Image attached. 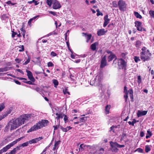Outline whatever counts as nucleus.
Returning <instances> with one entry per match:
<instances>
[{
    "mask_svg": "<svg viewBox=\"0 0 154 154\" xmlns=\"http://www.w3.org/2000/svg\"><path fill=\"white\" fill-rule=\"evenodd\" d=\"M33 114H25L21 116L16 119H12L9 122L5 127V130H7L10 127V130H12L16 129L24 123L25 121L33 117Z\"/></svg>",
    "mask_w": 154,
    "mask_h": 154,
    "instance_id": "nucleus-1",
    "label": "nucleus"
},
{
    "mask_svg": "<svg viewBox=\"0 0 154 154\" xmlns=\"http://www.w3.org/2000/svg\"><path fill=\"white\" fill-rule=\"evenodd\" d=\"M49 121L47 120H42L32 127L28 131V132H31L41 129L43 127L47 126L49 124Z\"/></svg>",
    "mask_w": 154,
    "mask_h": 154,
    "instance_id": "nucleus-2",
    "label": "nucleus"
},
{
    "mask_svg": "<svg viewBox=\"0 0 154 154\" xmlns=\"http://www.w3.org/2000/svg\"><path fill=\"white\" fill-rule=\"evenodd\" d=\"M151 54L148 50L144 51H142L140 53V57L141 60L144 61L149 60L151 56Z\"/></svg>",
    "mask_w": 154,
    "mask_h": 154,
    "instance_id": "nucleus-3",
    "label": "nucleus"
},
{
    "mask_svg": "<svg viewBox=\"0 0 154 154\" xmlns=\"http://www.w3.org/2000/svg\"><path fill=\"white\" fill-rule=\"evenodd\" d=\"M124 92L125 94L124 96V98L125 99V101H127L128 98V94H129L131 98L133 100L134 99L133 97V91L132 89H130L128 91L127 90V87L126 86L124 87Z\"/></svg>",
    "mask_w": 154,
    "mask_h": 154,
    "instance_id": "nucleus-4",
    "label": "nucleus"
},
{
    "mask_svg": "<svg viewBox=\"0 0 154 154\" xmlns=\"http://www.w3.org/2000/svg\"><path fill=\"white\" fill-rule=\"evenodd\" d=\"M116 61L118 62V67L119 69H123L126 66L125 61L122 59H116L114 60L113 63H114Z\"/></svg>",
    "mask_w": 154,
    "mask_h": 154,
    "instance_id": "nucleus-5",
    "label": "nucleus"
},
{
    "mask_svg": "<svg viewBox=\"0 0 154 154\" xmlns=\"http://www.w3.org/2000/svg\"><path fill=\"white\" fill-rule=\"evenodd\" d=\"M127 4L122 0H120L118 2V6L119 9L123 11H126Z\"/></svg>",
    "mask_w": 154,
    "mask_h": 154,
    "instance_id": "nucleus-6",
    "label": "nucleus"
},
{
    "mask_svg": "<svg viewBox=\"0 0 154 154\" xmlns=\"http://www.w3.org/2000/svg\"><path fill=\"white\" fill-rule=\"evenodd\" d=\"M103 79V75L101 73H99L98 74L96 77L94 79V83L96 85L101 87L102 84L100 83V82Z\"/></svg>",
    "mask_w": 154,
    "mask_h": 154,
    "instance_id": "nucleus-7",
    "label": "nucleus"
},
{
    "mask_svg": "<svg viewBox=\"0 0 154 154\" xmlns=\"http://www.w3.org/2000/svg\"><path fill=\"white\" fill-rule=\"evenodd\" d=\"M61 7L60 3L57 0H54L52 2V8L54 9H57Z\"/></svg>",
    "mask_w": 154,
    "mask_h": 154,
    "instance_id": "nucleus-8",
    "label": "nucleus"
},
{
    "mask_svg": "<svg viewBox=\"0 0 154 154\" xmlns=\"http://www.w3.org/2000/svg\"><path fill=\"white\" fill-rule=\"evenodd\" d=\"M26 72L27 73V75L28 77V79L32 82H34L35 80L33 76L32 72L30 71L27 70H26Z\"/></svg>",
    "mask_w": 154,
    "mask_h": 154,
    "instance_id": "nucleus-9",
    "label": "nucleus"
},
{
    "mask_svg": "<svg viewBox=\"0 0 154 154\" xmlns=\"http://www.w3.org/2000/svg\"><path fill=\"white\" fill-rule=\"evenodd\" d=\"M106 56L105 55L102 59L101 64L100 65V67L101 68H103L106 65Z\"/></svg>",
    "mask_w": 154,
    "mask_h": 154,
    "instance_id": "nucleus-10",
    "label": "nucleus"
},
{
    "mask_svg": "<svg viewBox=\"0 0 154 154\" xmlns=\"http://www.w3.org/2000/svg\"><path fill=\"white\" fill-rule=\"evenodd\" d=\"M108 15H106L104 17V22L103 25L104 27H105L109 22L110 20L108 18Z\"/></svg>",
    "mask_w": 154,
    "mask_h": 154,
    "instance_id": "nucleus-11",
    "label": "nucleus"
},
{
    "mask_svg": "<svg viewBox=\"0 0 154 154\" xmlns=\"http://www.w3.org/2000/svg\"><path fill=\"white\" fill-rule=\"evenodd\" d=\"M147 111H140L138 110L137 112V116L138 117H140L143 116L145 115L147 113Z\"/></svg>",
    "mask_w": 154,
    "mask_h": 154,
    "instance_id": "nucleus-12",
    "label": "nucleus"
},
{
    "mask_svg": "<svg viewBox=\"0 0 154 154\" xmlns=\"http://www.w3.org/2000/svg\"><path fill=\"white\" fill-rule=\"evenodd\" d=\"M107 31H105V29H103L99 30L97 32V34L98 36H101L104 35L106 32Z\"/></svg>",
    "mask_w": 154,
    "mask_h": 154,
    "instance_id": "nucleus-13",
    "label": "nucleus"
},
{
    "mask_svg": "<svg viewBox=\"0 0 154 154\" xmlns=\"http://www.w3.org/2000/svg\"><path fill=\"white\" fill-rule=\"evenodd\" d=\"M23 137H21L20 138L17 139L15 140L14 141L12 142L11 143L8 144V146L11 148V146H13L15 144L17 143L18 142L20 141L23 138Z\"/></svg>",
    "mask_w": 154,
    "mask_h": 154,
    "instance_id": "nucleus-14",
    "label": "nucleus"
},
{
    "mask_svg": "<svg viewBox=\"0 0 154 154\" xmlns=\"http://www.w3.org/2000/svg\"><path fill=\"white\" fill-rule=\"evenodd\" d=\"M20 149V146H17L16 148H14L8 154H15L17 150Z\"/></svg>",
    "mask_w": 154,
    "mask_h": 154,
    "instance_id": "nucleus-15",
    "label": "nucleus"
},
{
    "mask_svg": "<svg viewBox=\"0 0 154 154\" xmlns=\"http://www.w3.org/2000/svg\"><path fill=\"white\" fill-rule=\"evenodd\" d=\"M72 128V127L70 126H67L66 128H64L62 126L61 127V129L63 132H66L69 130L71 129Z\"/></svg>",
    "mask_w": 154,
    "mask_h": 154,
    "instance_id": "nucleus-16",
    "label": "nucleus"
},
{
    "mask_svg": "<svg viewBox=\"0 0 154 154\" xmlns=\"http://www.w3.org/2000/svg\"><path fill=\"white\" fill-rule=\"evenodd\" d=\"M82 34L83 35L86 36L87 39V42H88L91 39V34L87 35L86 33L83 32Z\"/></svg>",
    "mask_w": 154,
    "mask_h": 154,
    "instance_id": "nucleus-17",
    "label": "nucleus"
},
{
    "mask_svg": "<svg viewBox=\"0 0 154 154\" xmlns=\"http://www.w3.org/2000/svg\"><path fill=\"white\" fill-rule=\"evenodd\" d=\"M10 67H5L4 68H0V72L6 71L10 69Z\"/></svg>",
    "mask_w": 154,
    "mask_h": 154,
    "instance_id": "nucleus-18",
    "label": "nucleus"
},
{
    "mask_svg": "<svg viewBox=\"0 0 154 154\" xmlns=\"http://www.w3.org/2000/svg\"><path fill=\"white\" fill-rule=\"evenodd\" d=\"M97 45V43L95 42L91 45V48L92 50L94 51L96 50V46Z\"/></svg>",
    "mask_w": 154,
    "mask_h": 154,
    "instance_id": "nucleus-19",
    "label": "nucleus"
},
{
    "mask_svg": "<svg viewBox=\"0 0 154 154\" xmlns=\"http://www.w3.org/2000/svg\"><path fill=\"white\" fill-rule=\"evenodd\" d=\"M116 57L115 55L114 54H111L108 57V61H110Z\"/></svg>",
    "mask_w": 154,
    "mask_h": 154,
    "instance_id": "nucleus-20",
    "label": "nucleus"
},
{
    "mask_svg": "<svg viewBox=\"0 0 154 154\" xmlns=\"http://www.w3.org/2000/svg\"><path fill=\"white\" fill-rule=\"evenodd\" d=\"M110 143L111 147H117L118 143L116 142H113L112 141H110Z\"/></svg>",
    "mask_w": 154,
    "mask_h": 154,
    "instance_id": "nucleus-21",
    "label": "nucleus"
},
{
    "mask_svg": "<svg viewBox=\"0 0 154 154\" xmlns=\"http://www.w3.org/2000/svg\"><path fill=\"white\" fill-rule=\"evenodd\" d=\"M10 148L9 146L8 145L6 146L5 147L1 149L3 152H6L8 149H10Z\"/></svg>",
    "mask_w": 154,
    "mask_h": 154,
    "instance_id": "nucleus-22",
    "label": "nucleus"
},
{
    "mask_svg": "<svg viewBox=\"0 0 154 154\" xmlns=\"http://www.w3.org/2000/svg\"><path fill=\"white\" fill-rule=\"evenodd\" d=\"M111 106L110 105H107L105 107V111L106 113L108 114L109 113V110Z\"/></svg>",
    "mask_w": 154,
    "mask_h": 154,
    "instance_id": "nucleus-23",
    "label": "nucleus"
},
{
    "mask_svg": "<svg viewBox=\"0 0 154 154\" xmlns=\"http://www.w3.org/2000/svg\"><path fill=\"white\" fill-rule=\"evenodd\" d=\"M138 121H137L135 119H133V121L132 122L130 121H129L128 122V123L130 125H132V126L134 125V124L136 123L137 122H138Z\"/></svg>",
    "mask_w": 154,
    "mask_h": 154,
    "instance_id": "nucleus-24",
    "label": "nucleus"
},
{
    "mask_svg": "<svg viewBox=\"0 0 154 154\" xmlns=\"http://www.w3.org/2000/svg\"><path fill=\"white\" fill-rule=\"evenodd\" d=\"M134 15L135 17H136L137 18H139L140 19H141L142 18L141 16L140 15L138 12H134Z\"/></svg>",
    "mask_w": 154,
    "mask_h": 154,
    "instance_id": "nucleus-25",
    "label": "nucleus"
},
{
    "mask_svg": "<svg viewBox=\"0 0 154 154\" xmlns=\"http://www.w3.org/2000/svg\"><path fill=\"white\" fill-rule=\"evenodd\" d=\"M37 140V139L36 138L31 140L29 141V143L31 144L33 143H36L38 142Z\"/></svg>",
    "mask_w": 154,
    "mask_h": 154,
    "instance_id": "nucleus-26",
    "label": "nucleus"
},
{
    "mask_svg": "<svg viewBox=\"0 0 154 154\" xmlns=\"http://www.w3.org/2000/svg\"><path fill=\"white\" fill-rule=\"evenodd\" d=\"M29 143V141L23 143L21 145H20L19 146H20V148L22 146L23 147L26 146L28 145Z\"/></svg>",
    "mask_w": 154,
    "mask_h": 154,
    "instance_id": "nucleus-27",
    "label": "nucleus"
},
{
    "mask_svg": "<svg viewBox=\"0 0 154 154\" xmlns=\"http://www.w3.org/2000/svg\"><path fill=\"white\" fill-rule=\"evenodd\" d=\"M149 14L150 15L151 18H154V11L150 10L149 11Z\"/></svg>",
    "mask_w": 154,
    "mask_h": 154,
    "instance_id": "nucleus-28",
    "label": "nucleus"
},
{
    "mask_svg": "<svg viewBox=\"0 0 154 154\" xmlns=\"http://www.w3.org/2000/svg\"><path fill=\"white\" fill-rule=\"evenodd\" d=\"M28 2L29 4H31L32 3H34L35 5H38L39 3V2H38L37 1H35V0H32V1H29Z\"/></svg>",
    "mask_w": 154,
    "mask_h": 154,
    "instance_id": "nucleus-29",
    "label": "nucleus"
},
{
    "mask_svg": "<svg viewBox=\"0 0 154 154\" xmlns=\"http://www.w3.org/2000/svg\"><path fill=\"white\" fill-rule=\"evenodd\" d=\"M53 82L54 85V87H56L58 85V81L56 79H54L53 80Z\"/></svg>",
    "mask_w": 154,
    "mask_h": 154,
    "instance_id": "nucleus-30",
    "label": "nucleus"
},
{
    "mask_svg": "<svg viewBox=\"0 0 154 154\" xmlns=\"http://www.w3.org/2000/svg\"><path fill=\"white\" fill-rule=\"evenodd\" d=\"M46 2L47 5L50 7L52 3V0H46Z\"/></svg>",
    "mask_w": 154,
    "mask_h": 154,
    "instance_id": "nucleus-31",
    "label": "nucleus"
},
{
    "mask_svg": "<svg viewBox=\"0 0 154 154\" xmlns=\"http://www.w3.org/2000/svg\"><path fill=\"white\" fill-rule=\"evenodd\" d=\"M56 116H59L60 118L62 119L63 118V117H64L65 115L62 113L59 114L58 113H56Z\"/></svg>",
    "mask_w": 154,
    "mask_h": 154,
    "instance_id": "nucleus-32",
    "label": "nucleus"
},
{
    "mask_svg": "<svg viewBox=\"0 0 154 154\" xmlns=\"http://www.w3.org/2000/svg\"><path fill=\"white\" fill-rule=\"evenodd\" d=\"M63 91L64 94H67L69 95L70 94L69 93L68 91V89L67 88H65V89L63 90Z\"/></svg>",
    "mask_w": 154,
    "mask_h": 154,
    "instance_id": "nucleus-33",
    "label": "nucleus"
},
{
    "mask_svg": "<svg viewBox=\"0 0 154 154\" xmlns=\"http://www.w3.org/2000/svg\"><path fill=\"white\" fill-rule=\"evenodd\" d=\"M20 30L21 31V34H22L23 36V38L25 37V31L23 28L20 29Z\"/></svg>",
    "mask_w": 154,
    "mask_h": 154,
    "instance_id": "nucleus-34",
    "label": "nucleus"
},
{
    "mask_svg": "<svg viewBox=\"0 0 154 154\" xmlns=\"http://www.w3.org/2000/svg\"><path fill=\"white\" fill-rule=\"evenodd\" d=\"M141 42L137 41L136 42V46L137 47L139 48L140 45H141Z\"/></svg>",
    "mask_w": 154,
    "mask_h": 154,
    "instance_id": "nucleus-35",
    "label": "nucleus"
},
{
    "mask_svg": "<svg viewBox=\"0 0 154 154\" xmlns=\"http://www.w3.org/2000/svg\"><path fill=\"white\" fill-rule=\"evenodd\" d=\"M150 150V147L149 146L147 145L145 146V151L148 152Z\"/></svg>",
    "mask_w": 154,
    "mask_h": 154,
    "instance_id": "nucleus-36",
    "label": "nucleus"
},
{
    "mask_svg": "<svg viewBox=\"0 0 154 154\" xmlns=\"http://www.w3.org/2000/svg\"><path fill=\"white\" fill-rule=\"evenodd\" d=\"M112 3L113 7H116L118 6V4H117L116 1H113Z\"/></svg>",
    "mask_w": 154,
    "mask_h": 154,
    "instance_id": "nucleus-37",
    "label": "nucleus"
},
{
    "mask_svg": "<svg viewBox=\"0 0 154 154\" xmlns=\"http://www.w3.org/2000/svg\"><path fill=\"white\" fill-rule=\"evenodd\" d=\"M127 55V53H122L121 54V56L123 57L125 59L126 58V55Z\"/></svg>",
    "mask_w": 154,
    "mask_h": 154,
    "instance_id": "nucleus-38",
    "label": "nucleus"
},
{
    "mask_svg": "<svg viewBox=\"0 0 154 154\" xmlns=\"http://www.w3.org/2000/svg\"><path fill=\"white\" fill-rule=\"evenodd\" d=\"M58 144L57 142L55 143L54 144V147L53 148V150H54L58 149Z\"/></svg>",
    "mask_w": 154,
    "mask_h": 154,
    "instance_id": "nucleus-39",
    "label": "nucleus"
},
{
    "mask_svg": "<svg viewBox=\"0 0 154 154\" xmlns=\"http://www.w3.org/2000/svg\"><path fill=\"white\" fill-rule=\"evenodd\" d=\"M135 26L136 27L139 26L140 25H141V23L139 21H136L135 22Z\"/></svg>",
    "mask_w": 154,
    "mask_h": 154,
    "instance_id": "nucleus-40",
    "label": "nucleus"
},
{
    "mask_svg": "<svg viewBox=\"0 0 154 154\" xmlns=\"http://www.w3.org/2000/svg\"><path fill=\"white\" fill-rule=\"evenodd\" d=\"M30 60V57H28V59L27 60L25 61L23 63L24 65H26L29 62Z\"/></svg>",
    "mask_w": 154,
    "mask_h": 154,
    "instance_id": "nucleus-41",
    "label": "nucleus"
},
{
    "mask_svg": "<svg viewBox=\"0 0 154 154\" xmlns=\"http://www.w3.org/2000/svg\"><path fill=\"white\" fill-rule=\"evenodd\" d=\"M148 134L146 136V139H147L150 137L151 136V132L149 131H147Z\"/></svg>",
    "mask_w": 154,
    "mask_h": 154,
    "instance_id": "nucleus-42",
    "label": "nucleus"
},
{
    "mask_svg": "<svg viewBox=\"0 0 154 154\" xmlns=\"http://www.w3.org/2000/svg\"><path fill=\"white\" fill-rule=\"evenodd\" d=\"M141 82V76L140 75H139L137 77V83L139 84H140Z\"/></svg>",
    "mask_w": 154,
    "mask_h": 154,
    "instance_id": "nucleus-43",
    "label": "nucleus"
},
{
    "mask_svg": "<svg viewBox=\"0 0 154 154\" xmlns=\"http://www.w3.org/2000/svg\"><path fill=\"white\" fill-rule=\"evenodd\" d=\"M134 61L136 62L137 63L138 61H140V59L139 57H137L135 56L134 57Z\"/></svg>",
    "mask_w": 154,
    "mask_h": 154,
    "instance_id": "nucleus-44",
    "label": "nucleus"
},
{
    "mask_svg": "<svg viewBox=\"0 0 154 154\" xmlns=\"http://www.w3.org/2000/svg\"><path fill=\"white\" fill-rule=\"evenodd\" d=\"M127 137V135L125 133H123L122 136L121 140H123L124 139H125Z\"/></svg>",
    "mask_w": 154,
    "mask_h": 154,
    "instance_id": "nucleus-45",
    "label": "nucleus"
},
{
    "mask_svg": "<svg viewBox=\"0 0 154 154\" xmlns=\"http://www.w3.org/2000/svg\"><path fill=\"white\" fill-rule=\"evenodd\" d=\"M84 145V144H82L80 145L79 148V151H82L84 149L83 147V146Z\"/></svg>",
    "mask_w": 154,
    "mask_h": 154,
    "instance_id": "nucleus-46",
    "label": "nucleus"
},
{
    "mask_svg": "<svg viewBox=\"0 0 154 154\" xmlns=\"http://www.w3.org/2000/svg\"><path fill=\"white\" fill-rule=\"evenodd\" d=\"M5 106L3 103L0 104V112L2 111L5 108Z\"/></svg>",
    "mask_w": 154,
    "mask_h": 154,
    "instance_id": "nucleus-47",
    "label": "nucleus"
},
{
    "mask_svg": "<svg viewBox=\"0 0 154 154\" xmlns=\"http://www.w3.org/2000/svg\"><path fill=\"white\" fill-rule=\"evenodd\" d=\"M19 48H21L19 50V51L22 52V51H24V47L23 45H20V46H19Z\"/></svg>",
    "mask_w": 154,
    "mask_h": 154,
    "instance_id": "nucleus-48",
    "label": "nucleus"
},
{
    "mask_svg": "<svg viewBox=\"0 0 154 154\" xmlns=\"http://www.w3.org/2000/svg\"><path fill=\"white\" fill-rule=\"evenodd\" d=\"M68 117L66 115H65L64 117V120L65 123H66L68 121Z\"/></svg>",
    "mask_w": 154,
    "mask_h": 154,
    "instance_id": "nucleus-49",
    "label": "nucleus"
},
{
    "mask_svg": "<svg viewBox=\"0 0 154 154\" xmlns=\"http://www.w3.org/2000/svg\"><path fill=\"white\" fill-rule=\"evenodd\" d=\"M50 55L51 56L53 57L56 56L57 55V54L54 51H52Z\"/></svg>",
    "mask_w": 154,
    "mask_h": 154,
    "instance_id": "nucleus-50",
    "label": "nucleus"
},
{
    "mask_svg": "<svg viewBox=\"0 0 154 154\" xmlns=\"http://www.w3.org/2000/svg\"><path fill=\"white\" fill-rule=\"evenodd\" d=\"M48 67H52L54 66V64L51 62H49L48 63Z\"/></svg>",
    "mask_w": 154,
    "mask_h": 154,
    "instance_id": "nucleus-51",
    "label": "nucleus"
},
{
    "mask_svg": "<svg viewBox=\"0 0 154 154\" xmlns=\"http://www.w3.org/2000/svg\"><path fill=\"white\" fill-rule=\"evenodd\" d=\"M137 30L140 31H142L143 30V28L141 25H140L139 26L137 27Z\"/></svg>",
    "mask_w": 154,
    "mask_h": 154,
    "instance_id": "nucleus-52",
    "label": "nucleus"
},
{
    "mask_svg": "<svg viewBox=\"0 0 154 154\" xmlns=\"http://www.w3.org/2000/svg\"><path fill=\"white\" fill-rule=\"evenodd\" d=\"M57 33L56 32L54 31L51 32V33H49L48 35V36H50L51 35H57Z\"/></svg>",
    "mask_w": 154,
    "mask_h": 154,
    "instance_id": "nucleus-53",
    "label": "nucleus"
},
{
    "mask_svg": "<svg viewBox=\"0 0 154 154\" xmlns=\"http://www.w3.org/2000/svg\"><path fill=\"white\" fill-rule=\"evenodd\" d=\"M112 149V151H117L118 149L116 147H111Z\"/></svg>",
    "mask_w": 154,
    "mask_h": 154,
    "instance_id": "nucleus-54",
    "label": "nucleus"
},
{
    "mask_svg": "<svg viewBox=\"0 0 154 154\" xmlns=\"http://www.w3.org/2000/svg\"><path fill=\"white\" fill-rule=\"evenodd\" d=\"M87 119L86 117H83L80 119V120L81 122H83V121H85Z\"/></svg>",
    "mask_w": 154,
    "mask_h": 154,
    "instance_id": "nucleus-55",
    "label": "nucleus"
},
{
    "mask_svg": "<svg viewBox=\"0 0 154 154\" xmlns=\"http://www.w3.org/2000/svg\"><path fill=\"white\" fill-rule=\"evenodd\" d=\"M1 18L3 20H5L7 18V17L5 14H3L2 15Z\"/></svg>",
    "mask_w": 154,
    "mask_h": 154,
    "instance_id": "nucleus-56",
    "label": "nucleus"
},
{
    "mask_svg": "<svg viewBox=\"0 0 154 154\" xmlns=\"http://www.w3.org/2000/svg\"><path fill=\"white\" fill-rule=\"evenodd\" d=\"M136 151L139 152H142L143 150L142 149L140 148H138L137 149Z\"/></svg>",
    "mask_w": 154,
    "mask_h": 154,
    "instance_id": "nucleus-57",
    "label": "nucleus"
},
{
    "mask_svg": "<svg viewBox=\"0 0 154 154\" xmlns=\"http://www.w3.org/2000/svg\"><path fill=\"white\" fill-rule=\"evenodd\" d=\"M10 111L6 112V113H5L3 115L4 116V117H6L8 114H10Z\"/></svg>",
    "mask_w": 154,
    "mask_h": 154,
    "instance_id": "nucleus-58",
    "label": "nucleus"
},
{
    "mask_svg": "<svg viewBox=\"0 0 154 154\" xmlns=\"http://www.w3.org/2000/svg\"><path fill=\"white\" fill-rule=\"evenodd\" d=\"M77 56L76 54H73V53H72L71 55V57L72 58H75L76 56Z\"/></svg>",
    "mask_w": 154,
    "mask_h": 154,
    "instance_id": "nucleus-59",
    "label": "nucleus"
},
{
    "mask_svg": "<svg viewBox=\"0 0 154 154\" xmlns=\"http://www.w3.org/2000/svg\"><path fill=\"white\" fill-rule=\"evenodd\" d=\"M125 146V145H120L118 143L117 147L119 148L123 147Z\"/></svg>",
    "mask_w": 154,
    "mask_h": 154,
    "instance_id": "nucleus-60",
    "label": "nucleus"
},
{
    "mask_svg": "<svg viewBox=\"0 0 154 154\" xmlns=\"http://www.w3.org/2000/svg\"><path fill=\"white\" fill-rule=\"evenodd\" d=\"M15 61L17 63H19L21 61V60L19 58H16L15 59Z\"/></svg>",
    "mask_w": 154,
    "mask_h": 154,
    "instance_id": "nucleus-61",
    "label": "nucleus"
},
{
    "mask_svg": "<svg viewBox=\"0 0 154 154\" xmlns=\"http://www.w3.org/2000/svg\"><path fill=\"white\" fill-rule=\"evenodd\" d=\"M17 34V33L16 32H13V33L12 34V38H14L15 36V35Z\"/></svg>",
    "mask_w": 154,
    "mask_h": 154,
    "instance_id": "nucleus-62",
    "label": "nucleus"
},
{
    "mask_svg": "<svg viewBox=\"0 0 154 154\" xmlns=\"http://www.w3.org/2000/svg\"><path fill=\"white\" fill-rule=\"evenodd\" d=\"M31 81H27L26 82H23L24 83H26L28 84H29L30 85L32 84V82Z\"/></svg>",
    "mask_w": 154,
    "mask_h": 154,
    "instance_id": "nucleus-63",
    "label": "nucleus"
},
{
    "mask_svg": "<svg viewBox=\"0 0 154 154\" xmlns=\"http://www.w3.org/2000/svg\"><path fill=\"white\" fill-rule=\"evenodd\" d=\"M35 90L38 92L41 91L40 89L38 87H37L35 89Z\"/></svg>",
    "mask_w": 154,
    "mask_h": 154,
    "instance_id": "nucleus-64",
    "label": "nucleus"
}]
</instances>
